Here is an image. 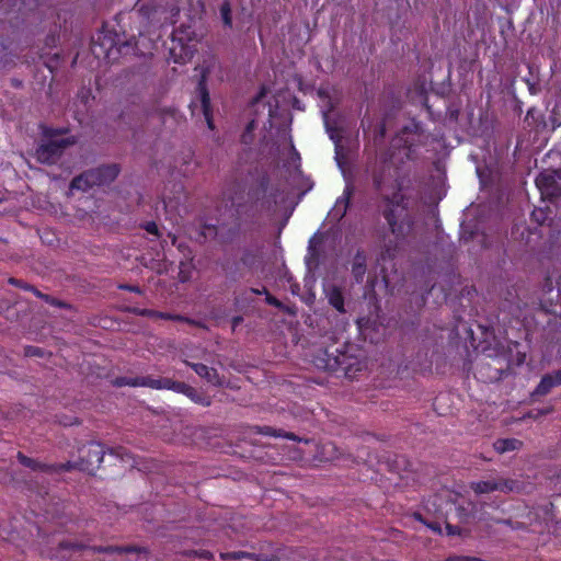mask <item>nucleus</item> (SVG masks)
<instances>
[{"instance_id":"nucleus-1","label":"nucleus","mask_w":561,"mask_h":561,"mask_svg":"<svg viewBox=\"0 0 561 561\" xmlns=\"http://www.w3.org/2000/svg\"><path fill=\"white\" fill-rule=\"evenodd\" d=\"M381 203L380 214L387 224L389 234L393 237L391 239L388 233L382 234L381 259L392 260L398 253L399 245L412 232L415 219L409 209L405 195L400 191L391 195H381Z\"/></svg>"},{"instance_id":"nucleus-2","label":"nucleus","mask_w":561,"mask_h":561,"mask_svg":"<svg viewBox=\"0 0 561 561\" xmlns=\"http://www.w3.org/2000/svg\"><path fill=\"white\" fill-rule=\"evenodd\" d=\"M366 171L369 173L373 186L377 192L381 193L390 187L397 176V169L393 165L390 150L376 152L374 158L368 160Z\"/></svg>"},{"instance_id":"nucleus-3","label":"nucleus","mask_w":561,"mask_h":561,"mask_svg":"<svg viewBox=\"0 0 561 561\" xmlns=\"http://www.w3.org/2000/svg\"><path fill=\"white\" fill-rule=\"evenodd\" d=\"M119 172L121 168L117 163L99 165L75 176L70 182V190L88 192L94 186L110 184L116 180Z\"/></svg>"},{"instance_id":"nucleus-4","label":"nucleus","mask_w":561,"mask_h":561,"mask_svg":"<svg viewBox=\"0 0 561 561\" xmlns=\"http://www.w3.org/2000/svg\"><path fill=\"white\" fill-rule=\"evenodd\" d=\"M67 133V129H54L48 131L46 135L49 137H55L57 135H61ZM76 144L75 137H67L55 139L50 138L46 142L41 144L35 151V157L38 162L44 164H54L61 157L64 150Z\"/></svg>"},{"instance_id":"nucleus-5","label":"nucleus","mask_w":561,"mask_h":561,"mask_svg":"<svg viewBox=\"0 0 561 561\" xmlns=\"http://www.w3.org/2000/svg\"><path fill=\"white\" fill-rule=\"evenodd\" d=\"M194 32L190 26H180L174 28L170 36L169 60L174 64H186L193 57V49L190 42Z\"/></svg>"},{"instance_id":"nucleus-6","label":"nucleus","mask_w":561,"mask_h":561,"mask_svg":"<svg viewBox=\"0 0 561 561\" xmlns=\"http://www.w3.org/2000/svg\"><path fill=\"white\" fill-rule=\"evenodd\" d=\"M105 455L103 444L98 442H90L79 448L78 461H71L73 469L93 474L100 468Z\"/></svg>"},{"instance_id":"nucleus-7","label":"nucleus","mask_w":561,"mask_h":561,"mask_svg":"<svg viewBox=\"0 0 561 561\" xmlns=\"http://www.w3.org/2000/svg\"><path fill=\"white\" fill-rule=\"evenodd\" d=\"M121 44L119 35L102 26V28L92 37L91 49L98 58L111 59L113 50L118 51Z\"/></svg>"},{"instance_id":"nucleus-8","label":"nucleus","mask_w":561,"mask_h":561,"mask_svg":"<svg viewBox=\"0 0 561 561\" xmlns=\"http://www.w3.org/2000/svg\"><path fill=\"white\" fill-rule=\"evenodd\" d=\"M20 463L26 468H30L33 471H41L46 473H60L68 472L72 470V462H59V463H45L37 461L33 458L25 456L23 453L19 451L16 455Z\"/></svg>"},{"instance_id":"nucleus-9","label":"nucleus","mask_w":561,"mask_h":561,"mask_svg":"<svg viewBox=\"0 0 561 561\" xmlns=\"http://www.w3.org/2000/svg\"><path fill=\"white\" fill-rule=\"evenodd\" d=\"M462 238L465 241L478 240L483 248L488 247V226L483 219L476 217L465 220L461 224Z\"/></svg>"},{"instance_id":"nucleus-10","label":"nucleus","mask_w":561,"mask_h":561,"mask_svg":"<svg viewBox=\"0 0 561 561\" xmlns=\"http://www.w3.org/2000/svg\"><path fill=\"white\" fill-rule=\"evenodd\" d=\"M196 92L198 94L202 113L206 121L207 127L210 130L215 129L214 118H213V108L210 103V95L206 83V77L203 75L198 80Z\"/></svg>"},{"instance_id":"nucleus-11","label":"nucleus","mask_w":561,"mask_h":561,"mask_svg":"<svg viewBox=\"0 0 561 561\" xmlns=\"http://www.w3.org/2000/svg\"><path fill=\"white\" fill-rule=\"evenodd\" d=\"M482 504L472 500H462L456 504L455 514L459 523L469 524L481 518Z\"/></svg>"},{"instance_id":"nucleus-12","label":"nucleus","mask_w":561,"mask_h":561,"mask_svg":"<svg viewBox=\"0 0 561 561\" xmlns=\"http://www.w3.org/2000/svg\"><path fill=\"white\" fill-rule=\"evenodd\" d=\"M173 391L186 396L194 403L201 404L203 407H209L211 404V399L209 396L183 381H176Z\"/></svg>"},{"instance_id":"nucleus-13","label":"nucleus","mask_w":561,"mask_h":561,"mask_svg":"<svg viewBox=\"0 0 561 561\" xmlns=\"http://www.w3.org/2000/svg\"><path fill=\"white\" fill-rule=\"evenodd\" d=\"M556 172L545 171L538 174L536 178V186L540 191L541 195L547 197H553L558 193L556 185Z\"/></svg>"},{"instance_id":"nucleus-14","label":"nucleus","mask_w":561,"mask_h":561,"mask_svg":"<svg viewBox=\"0 0 561 561\" xmlns=\"http://www.w3.org/2000/svg\"><path fill=\"white\" fill-rule=\"evenodd\" d=\"M324 295L328 304L339 313L344 314L347 312L345 308V296L343 289L337 285H331L324 288Z\"/></svg>"},{"instance_id":"nucleus-15","label":"nucleus","mask_w":561,"mask_h":561,"mask_svg":"<svg viewBox=\"0 0 561 561\" xmlns=\"http://www.w3.org/2000/svg\"><path fill=\"white\" fill-rule=\"evenodd\" d=\"M270 186V178L266 174L261 175L257 179L255 185H252L248 191V199L253 205H256L260 202H263L266 197L267 191Z\"/></svg>"},{"instance_id":"nucleus-16","label":"nucleus","mask_w":561,"mask_h":561,"mask_svg":"<svg viewBox=\"0 0 561 561\" xmlns=\"http://www.w3.org/2000/svg\"><path fill=\"white\" fill-rule=\"evenodd\" d=\"M353 194V184H346L342 196L336 199L332 209L333 217H335L337 220H341L346 215Z\"/></svg>"},{"instance_id":"nucleus-17","label":"nucleus","mask_w":561,"mask_h":561,"mask_svg":"<svg viewBox=\"0 0 561 561\" xmlns=\"http://www.w3.org/2000/svg\"><path fill=\"white\" fill-rule=\"evenodd\" d=\"M187 365L203 379L213 386H221L222 379L217 369L202 363H187Z\"/></svg>"},{"instance_id":"nucleus-18","label":"nucleus","mask_w":561,"mask_h":561,"mask_svg":"<svg viewBox=\"0 0 561 561\" xmlns=\"http://www.w3.org/2000/svg\"><path fill=\"white\" fill-rule=\"evenodd\" d=\"M176 380L170 378L139 377V387H148L157 390H174Z\"/></svg>"},{"instance_id":"nucleus-19","label":"nucleus","mask_w":561,"mask_h":561,"mask_svg":"<svg viewBox=\"0 0 561 561\" xmlns=\"http://www.w3.org/2000/svg\"><path fill=\"white\" fill-rule=\"evenodd\" d=\"M253 433L264 435V436H271V437H282L287 438L290 440H300L298 436L291 432H286L282 428H274L268 425H255L253 426Z\"/></svg>"},{"instance_id":"nucleus-20","label":"nucleus","mask_w":561,"mask_h":561,"mask_svg":"<svg viewBox=\"0 0 561 561\" xmlns=\"http://www.w3.org/2000/svg\"><path fill=\"white\" fill-rule=\"evenodd\" d=\"M561 383V371H557L552 375L545 376L540 383L537 386L534 394L542 396L550 391V389Z\"/></svg>"},{"instance_id":"nucleus-21","label":"nucleus","mask_w":561,"mask_h":561,"mask_svg":"<svg viewBox=\"0 0 561 561\" xmlns=\"http://www.w3.org/2000/svg\"><path fill=\"white\" fill-rule=\"evenodd\" d=\"M154 319L184 322L190 325L197 327V328H204V324L201 321H197L195 319H192V318H188V317L182 316V314H175V313L163 312V311H158V310H156Z\"/></svg>"},{"instance_id":"nucleus-22","label":"nucleus","mask_w":561,"mask_h":561,"mask_svg":"<svg viewBox=\"0 0 561 561\" xmlns=\"http://www.w3.org/2000/svg\"><path fill=\"white\" fill-rule=\"evenodd\" d=\"M104 553H148L147 548L137 547V546H104Z\"/></svg>"},{"instance_id":"nucleus-23","label":"nucleus","mask_w":561,"mask_h":561,"mask_svg":"<svg viewBox=\"0 0 561 561\" xmlns=\"http://www.w3.org/2000/svg\"><path fill=\"white\" fill-rule=\"evenodd\" d=\"M520 446V442L515 438L497 439L493 443V449L497 453H505L508 450H515Z\"/></svg>"},{"instance_id":"nucleus-24","label":"nucleus","mask_w":561,"mask_h":561,"mask_svg":"<svg viewBox=\"0 0 561 561\" xmlns=\"http://www.w3.org/2000/svg\"><path fill=\"white\" fill-rule=\"evenodd\" d=\"M323 121H324V126H325L327 133L329 134L330 139L333 140V142L337 147L342 139L341 130L336 126L331 125V123L329 122L328 112H323Z\"/></svg>"},{"instance_id":"nucleus-25","label":"nucleus","mask_w":561,"mask_h":561,"mask_svg":"<svg viewBox=\"0 0 561 561\" xmlns=\"http://www.w3.org/2000/svg\"><path fill=\"white\" fill-rule=\"evenodd\" d=\"M222 23L227 27H232V10L228 0L224 1L219 8Z\"/></svg>"},{"instance_id":"nucleus-26","label":"nucleus","mask_w":561,"mask_h":561,"mask_svg":"<svg viewBox=\"0 0 561 561\" xmlns=\"http://www.w3.org/2000/svg\"><path fill=\"white\" fill-rule=\"evenodd\" d=\"M352 358L348 357L345 353H341L336 357H334V366L335 368L342 369L345 374H348L351 370V367L353 366V363L351 362ZM333 367V365H330Z\"/></svg>"},{"instance_id":"nucleus-27","label":"nucleus","mask_w":561,"mask_h":561,"mask_svg":"<svg viewBox=\"0 0 561 561\" xmlns=\"http://www.w3.org/2000/svg\"><path fill=\"white\" fill-rule=\"evenodd\" d=\"M58 548L60 550L83 551L88 550L89 545L78 540H62L58 543Z\"/></svg>"},{"instance_id":"nucleus-28","label":"nucleus","mask_w":561,"mask_h":561,"mask_svg":"<svg viewBox=\"0 0 561 561\" xmlns=\"http://www.w3.org/2000/svg\"><path fill=\"white\" fill-rule=\"evenodd\" d=\"M386 131H387V124H386V121L382 119L376 126L375 131H374V146L376 148H378L383 142Z\"/></svg>"},{"instance_id":"nucleus-29","label":"nucleus","mask_w":561,"mask_h":561,"mask_svg":"<svg viewBox=\"0 0 561 561\" xmlns=\"http://www.w3.org/2000/svg\"><path fill=\"white\" fill-rule=\"evenodd\" d=\"M470 489L473 491L474 496H480L482 494H489L491 492V482L490 481L471 482Z\"/></svg>"},{"instance_id":"nucleus-30","label":"nucleus","mask_w":561,"mask_h":561,"mask_svg":"<svg viewBox=\"0 0 561 561\" xmlns=\"http://www.w3.org/2000/svg\"><path fill=\"white\" fill-rule=\"evenodd\" d=\"M256 254L254 251L252 250H244L241 257H240V262L241 264H243L245 267L248 268H252L255 263H256Z\"/></svg>"},{"instance_id":"nucleus-31","label":"nucleus","mask_w":561,"mask_h":561,"mask_svg":"<svg viewBox=\"0 0 561 561\" xmlns=\"http://www.w3.org/2000/svg\"><path fill=\"white\" fill-rule=\"evenodd\" d=\"M366 272L367 266L352 265L351 273L356 284H363Z\"/></svg>"},{"instance_id":"nucleus-32","label":"nucleus","mask_w":561,"mask_h":561,"mask_svg":"<svg viewBox=\"0 0 561 561\" xmlns=\"http://www.w3.org/2000/svg\"><path fill=\"white\" fill-rule=\"evenodd\" d=\"M113 385L116 387H124V386L139 387V377H135V378L117 377L113 381Z\"/></svg>"},{"instance_id":"nucleus-33","label":"nucleus","mask_w":561,"mask_h":561,"mask_svg":"<svg viewBox=\"0 0 561 561\" xmlns=\"http://www.w3.org/2000/svg\"><path fill=\"white\" fill-rule=\"evenodd\" d=\"M9 283L14 285V286H16V287L23 288L25 290L33 291L35 294V296H37V297H42V293L38 289H36L32 285H28V284L24 283L22 279H18V278L11 277L9 279Z\"/></svg>"},{"instance_id":"nucleus-34","label":"nucleus","mask_w":561,"mask_h":561,"mask_svg":"<svg viewBox=\"0 0 561 561\" xmlns=\"http://www.w3.org/2000/svg\"><path fill=\"white\" fill-rule=\"evenodd\" d=\"M108 453L117 458H119L122 461H128L129 459H131V456L130 454L128 453V450L123 447V446H118V447H114V448H110L108 449Z\"/></svg>"},{"instance_id":"nucleus-35","label":"nucleus","mask_w":561,"mask_h":561,"mask_svg":"<svg viewBox=\"0 0 561 561\" xmlns=\"http://www.w3.org/2000/svg\"><path fill=\"white\" fill-rule=\"evenodd\" d=\"M263 291H264V295H265V302L267 305L273 306V307H275L277 309H280V310H286L284 304L279 299H277L276 297L271 295L266 287H263Z\"/></svg>"},{"instance_id":"nucleus-36","label":"nucleus","mask_w":561,"mask_h":561,"mask_svg":"<svg viewBox=\"0 0 561 561\" xmlns=\"http://www.w3.org/2000/svg\"><path fill=\"white\" fill-rule=\"evenodd\" d=\"M252 553L245 552V551H233V552H225L220 553V558L226 559H232V560H240L243 558L252 559Z\"/></svg>"},{"instance_id":"nucleus-37","label":"nucleus","mask_w":561,"mask_h":561,"mask_svg":"<svg viewBox=\"0 0 561 561\" xmlns=\"http://www.w3.org/2000/svg\"><path fill=\"white\" fill-rule=\"evenodd\" d=\"M352 265L367 266V255L363 249H357Z\"/></svg>"},{"instance_id":"nucleus-38","label":"nucleus","mask_w":561,"mask_h":561,"mask_svg":"<svg viewBox=\"0 0 561 561\" xmlns=\"http://www.w3.org/2000/svg\"><path fill=\"white\" fill-rule=\"evenodd\" d=\"M131 312L137 316L151 318V319H154V314H156V310H153V309L138 308V307L133 308Z\"/></svg>"},{"instance_id":"nucleus-39","label":"nucleus","mask_w":561,"mask_h":561,"mask_svg":"<svg viewBox=\"0 0 561 561\" xmlns=\"http://www.w3.org/2000/svg\"><path fill=\"white\" fill-rule=\"evenodd\" d=\"M142 228L150 234L160 237L158 225L154 221H147Z\"/></svg>"},{"instance_id":"nucleus-40","label":"nucleus","mask_w":561,"mask_h":561,"mask_svg":"<svg viewBox=\"0 0 561 561\" xmlns=\"http://www.w3.org/2000/svg\"><path fill=\"white\" fill-rule=\"evenodd\" d=\"M531 216L539 224H542L547 219V215H546L545 210L541 208H536L533 211Z\"/></svg>"},{"instance_id":"nucleus-41","label":"nucleus","mask_w":561,"mask_h":561,"mask_svg":"<svg viewBox=\"0 0 561 561\" xmlns=\"http://www.w3.org/2000/svg\"><path fill=\"white\" fill-rule=\"evenodd\" d=\"M46 302L50 304L51 306H57V307H66V304L65 302H61L55 298H51L50 296L48 295H44L42 294V297Z\"/></svg>"},{"instance_id":"nucleus-42","label":"nucleus","mask_w":561,"mask_h":561,"mask_svg":"<svg viewBox=\"0 0 561 561\" xmlns=\"http://www.w3.org/2000/svg\"><path fill=\"white\" fill-rule=\"evenodd\" d=\"M25 354L27 356H42L43 355V351L39 347H36V346H27L25 348Z\"/></svg>"},{"instance_id":"nucleus-43","label":"nucleus","mask_w":561,"mask_h":561,"mask_svg":"<svg viewBox=\"0 0 561 561\" xmlns=\"http://www.w3.org/2000/svg\"><path fill=\"white\" fill-rule=\"evenodd\" d=\"M119 288L123 290L130 291V293L141 294V289L137 285L125 284V285H121Z\"/></svg>"},{"instance_id":"nucleus-44","label":"nucleus","mask_w":561,"mask_h":561,"mask_svg":"<svg viewBox=\"0 0 561 561\" xmlns=\"http://www.w3.org/2000/svg\"><path fill=\"white\" fill-rule=\"evenodd\" d=\"M446 530L448 535H460L461 529L459 526L446 524Z\"/></svg>"},{"instance_id":"nucleus-45","label":"nucleus","mask_w":561,"mask_h":561,"mask_svg":"<svg viewBox=\"0 0 561 561\" xmlns=\"http://www.w3.org/2000/svg\"><path fill=\"white\" fill-rule=\"evenodd\" d=\"M484 94H485V104H486V106H489L491 103V85L489 82L485 83Z\"/></svg>"},{"instance_id":"nucleus-46","label":"nucleus","mask_w":561,"mask_h":561,"mask_svg":"<svg viewBox=\"0 0 561 561\" xmlns=\"http://www.w3.org/2000/svg\"><path fill=\"white\" fill-rule=\"evenodd\" d=\"M242 321H243V318L241 316H234L231 319L232 331H236L237 327L240 325Z\"/></svg>"},{"instance_id":"nucleus-47","label":"nucleus","mask_w":561,"mask_h":561,"mask_svg":"<svg viewBox=\"0 0 561 561\" xmlns=\"http://www.w3.org/2000/svg\"><path fill=\"white\" fill-rule=\"evenodd\" d=\"M194 553H195L196 556H198L199 558H204V559H210V558H213L211 552H209V551H207V550H202V551H199V552L194 551Z\"/></svg>"},{"instance_id":"nucleus-48","label":"nucleus","mask_w":561,"mask_h":561,"mask_svg":"<svg viewBox=\"0 0 561 561\" xmlns=\"http://www.w3.org/2000/svg\"><path fill=\"white\" fill-rule=\"evenodd\" d=\"M88 550H91L95 553H104V546H90L89 545Z\"/></svg>"},{"instance_id":"nucleus-49","label":"nucleus","mask_w":561,"mask_h":561,"mask_svg":"<svg viewBox=\"0 0 561 561\" xmlns=\"http://www.w3.org/2000/svg\"><path fill=\"white\" fill-rule=\"evenodd\" d=\"M431 529H433L434 531H437V533H440L442 529H440V526L437 524V523H432V524H428L427 525Z\"/></svg>"},{"instance_id":"nucleus-50","label":"nucleus","mask_w":561,"mask_h":561,"mask_svg":"<svg viewBox=\"0 0 561 561\" xmlns=\"http://www.w3.org/2000/svg\"><path fill=\"white\" fill-rule=\"evenodd\" d=\"M205 228L208 230L209 234H211V236L217 234V228L215 226H206Z\"/></svg>"},{"instance_id":"nucleus-51","label":"nucleus","mask_w":561,"mask_h":561,"mask_svg":"<svg viewBox=\"0 0 561 561\" xmlns=\"http://www.w3.org/2000/svg\"><path fill=\"white\" fill-rule=\"evenodd\" d=\"M251 291L255 295H264V291H263V288L262 289H259V288H251Z\"/></svg>"},{"instance_id":"nucleus-52","label":"nucleus","mask_w":561,"mask_h":561,"mask_svg":"<svg viewBox=\"0 0 561 561\" xmlns=\"http://www.w3.org/2000/svg\"><path fill=\"white\" fill-rule=\"evenodd\" d=\"M169 237L171 238L172 244L175 245L176 244V237L173 236V234H169Z\"/></svg>"},{"instance_id":"nucleus-53","label":"nucleus","mask_w":561,"mask_h":561,"mask_svg":"<svg viewBox=\"0 0 561 561\" xmlns=\"http://www.w3.org/2000/svg\"><path fill=\"white\" fill-rule=\"evenodd\" d=\"M264 95V91H262L256 98H255V102H257L260 100V98H262Z\"/></svg>"},{"instance_id":"nucleus-54","label":"nucleus","mask_w":561,"mask_h":561,"mask_svg":"<svg viewBox=\"0 0 561 561\" xmlns=\"http://www.w3.org/2000/svg\"><path fill=\"white\" fill-rule=\"evenodd\" d=\"M318 94H319L320 96H324V95H327V93H325V92H323L322 90H319Z\"/></svg>"},{"instance_id":"nucleus-55","label":"nucleus","mask_w":561,"mask_h":561,"mask_svg":"<svg viewBox=\"0 0 561 561\" xmlns=\"http://www.w3.org/2000/svg\"><path fill=\"white\" fill-rule=\"evenodd\" d=\"M424 106L426 107V110H427L428 112H431V106H430L426 102L424 103Z\"/></svg>"},{"instance_id":"nucleus-56","label":"nucleus","mask_w":561,"mask_h":561,"mask_svg":"<svg viewBox=\"0 0 561 561\" xmlns=\"http://www.w3.org/2000/svg\"><path fill=\"white\" fill-rule=\"evenodd\" d=\"M190 106L192 107V112L194 113V107L196 106L195 103L192 102Z\"/></svg>"},{"instance_id":"nucleus-57","label":"nucleus","mask_w":561,"mask_h":561,"mask_svg":"<svg viewBox=\"0 0 561 561\" xmlns=\"http://www.w3.org/2000/svg\"><path fill=\"white\" fill-rule=\"evenodd\" d=\"M252 126H253V122H251V123L249 124L248 129L252 128Z\"/></svg>"}]
</instances>
